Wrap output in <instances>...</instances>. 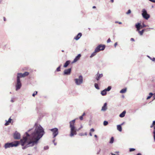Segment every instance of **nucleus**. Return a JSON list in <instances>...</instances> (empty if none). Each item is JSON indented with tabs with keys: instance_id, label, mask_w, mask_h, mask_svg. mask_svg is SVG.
I'll return each instance as SVG.
<instances>
[{
	"instance_id": "nucleus-1",
	"label": "nucleus",
	"mask_w": 155,
	"mask_h": 155,
	"mask_svg": "<svg viewBox=\"0 0 155 155\" xmlns=\"http://www.w3.org/2000/svg\"><path fill=\"white\" fill-rule=\"evenodd\" d=\"M31 129V130L28 132L30 136L28 137L29 142L27 145L30 144L31 147H33L38 144L39 140L42 137L45 132L44 128L40 125L36 126L34 131Z\"/></svg>"
},
{
	"instance_id": "nucleus-2",
	"label": "nucleus",
	"mask_w": 155,
	"mask_h": 155,
	"mask_svg": "<svg viewBox=\"0 0 155 155\" xmlns=\"http://www.w3.org/2000/svg\"><path fill=\"white\" fill-rule=\"evenodd\" d=\"M31 130V129H30L27 132H26L23 136L22 138L20 139L19 141H15L14 143H12L13 147H16L20 144L22 146V149L23 150H25L28 147H31L30 144L29 145H27V144L29 142L28 137L30 136L28 134V132H29Z\"/></svg>"
},
{
	"instance_id": "nucleus-3",
	"label": "nucleus",
	"mask_w": 155,
	"mask_h": 155,
	"mask_svg": "<svg viewBox=\"0 0 155 155\" xmlns=\"http://www.w3.org/2000/svg\"><path fill=\"white\" fill-rule=\"evenodd\" d=\"M75 120L76 119L73 120L69 122L70 127L71 128L70 136L71 137L77 134V130L74 126Z\"/></svg>"
},
{
	"instance_id": "nucleus-4",
	"label": "nucleus",
	"mask_w": 155,
	"mask_h": 155,
	"mask_svg": "<svg viewBox=\"0 0 155 155\" xmlns=\"http://www.w3.org/2000/svg\"><path fill=\"white\" fill-rule=\"evenodd\" d=\"M74 81L75 84L77 85H80L83 83V76L80 75L79 76L78 78L74 79Z\"/></svg>"
},
{
	"instance_id": "nucleus-5",
	"label": "nucleus",
	"mask_w": 155,
	"mask_h": 155,
	"mask_svg": "<svg viewBox=\"0 0 155 155\" xmlns=\"http://www.w3.org/2000/svg\"><path fill=\"white\" fill-rule=\"evenodd\" d=\"M142 15L144 19L147 20L150 18V15L147 13L146 10L143 9L142 11Z\"/></svg>"
},
{
	"instance_id": "nucleus-6",
	"label": "nucleus",
	"mask_w": 155,
	"mask_h": 155,
	"mask_svg": "<svg viewBox=\"0 0 155 155\" xmlns=\"http://www.w3.org/2000/svg\"><path fill=\"white\" fill-rule=\"evenodd\" d=\"M51 131L52 132L53 138L55 137L58 134V129L55 127L50 129Z\"/></svg>"
},
{
	"instance_id": "nucleus-7",
	"label": "nucleus",
	"mask_w": 155,
	"mask_h": 155,
	"mask_svg": "<svg viewBox=\"0 0 155 155\" xmlns=\"http://www.w3.org/2000/svg\"><path fill=\"white\" fill-rule=\"evenodd\" d=\"M105 45H104L100 44L95 49V50L98 52L100 51L104 50L105 48Z\"/></svg>"
},
{
	"instance_id": "nucleus-8",
	"label": "nucleus",
	"mask_w": 155,
	"mask_h": 155,
	"mask_svg": "<svg viewBox=\"0 0 155 155\" xmlns=\"http://www.w3.org/2000/svg\"><path fill=\"white\" fill-rule=\"evenodd\" d=\"M13 137L15 140H19L21 138V134L18 131H15L13 134Z\"/></svg>"
},
{
	"instance_id": "nucleus-9",
	"label": "nucleus",
	"mask_w": 155,
	"mask_h": 155,
	"mask_svg": "<svg viewBox=\"0 0 155 155\" xmlns=\"http://www.w3.org/2000/svg\"><path fill=\"white\" fill-rule=\"evenodd\" d=\"M71 68H69L68 69H65L64 71L63 75H69L71 74Z\"/></svg>"
},
{
	"instance_id": "nucleus-10",
	"label": "nucleus",
	"mask_w": 155,
	"mask_h": 155,
	"mask_svg": "<svg viewBox=\"0 0 155 155\" xmlns=\"http://www.w3.org/2000/svg\"><path fill=\"white\" fill-rule=\"evenodd\" d=\"M18 75L20 76V77L21 78H24L27 76H28L29 74V73L28 72H25L24 73H18Z\"/></svg>"
},
{
	"instance_id": "nucleus-11",
	"label": "nucleus",
	"mask_w": 155,
	"mask_h": 155,
	"mask_svg": "<svg viewBox=\"0 0 155 155\" xmlns=\"http://www.w3.org/2000/svg\"><path fill=\"white\" fill-rule=\"evenodd\" d=\"M4 147L5 149H7L11 147H13L12 142L5 143L4 145Z\"/></svg>"
},
{
	"instance_id": "nucleus-12",
	"label": "nucleus",
	"mask_w": 155,
	"mask_h": 155,
	"mask_svg": "<svg viewBox=\"0 0 155 155\" xmlns=\"http://www.w3.org/2000/svg\"><path fill=\"white\" fill-rule=\"evenodd\" d=\"M103 76V74H99L98 72L96 75V79L98 81Z\"/></svg>"
},
{
	"instance_id": "nucleus-13",
	"label": "nucleus",
	"mask_w": 155,
	"mask_h": 155,
	"mask_svg": "<svg viewBox=\"0 0 155 155\" xmlns=\"http://www.w3.org/2000/svg\"><path fill=\"white\" fill-rule=\"evenodd\" d=\"M22 85L21 83L17 82L16 85V91L20 89Z\"/></svg>"
},
{
	"instance_id": "nucleus-14",
	"label": "nucleus",
	"mask_w": 155,
	"mask_h": 155,
	"mask_svg": "<svg viewBox=\"0 0 155 155\" xmlns=\"http://www.w3.org/2000/svg\"><path fill=\"white\" fill-rule=\"evenodd\" d=\"M135 27L137 28V31H138L141 28H142L141 27V24L140 23H138L135 24Z\"/></svg>"
},
{
	"instance_id": "nucleus-15",
	"label": "nucleus",
	"mask_w": 155,
	"mask_h": 155,
	"mask_svg": "<svg viewBox=\"0 0 155 155\" xmlns=\"http://www.w3.org/2000/svg\"><path fill=\"white\" fill-rule=\"evenodd\" d=\"M81 56V55L80 54H78L77 56L74 59L73 61L72 62L73 63L76 62H77L79 59H80V57Z\"/></svg>"
},
{
	"instance_id": "nucleus-16",
	"label": "nucleus",
	"mask_w": 155,
	"mask_h": 155,
	"mask_svg": "<svg viewBox=\"0 0 155 155\" xmlns=\"http://www.w3.org/2000/svg\"><path fill=\"white\" fill-rule=\"evenodd\" d=\"M107 109V103H105L103 106H102V109H101V110L102 111H105Z\"/></svg>"
},
{
	"instance_id": "nucleus-17",
	"label": "nucleus",
	"mask_w": 155,
	"mask_h": 155,
	"mask_svg": "<svg viewBox=\"0 0 155 155\" xmlns=\"http://www.w3.org/2000/svg\"><path fill=\"white\" fill-rule=\"evenodd\" d=\"M82 36V33H78V35L74 38V39L76 40H78Z\"/></svg>"
},
{
	"instance_id": "nucleus-18",
	"label": "nucleus",
	"mask_w": 155,
	"mask_h": 155,
	"mask_svg": "<svg viewBox=\"0 0 155 155\" xmlns=\"http://www.w3.org/2000/svg\"><path fill=\"white\" fill-rule=\"evenodd\" d=\"M70 63V61L69 60L67 61H66L65 63H64V68H66L69 65Z\"/></svg>"
},
{
	"instance_id": "nucleus-19",
	"label": "nucleus",
	"mask_w": 155,
	"mask_h": 155,
	"mask_svg": "<svg viewBox=\"0 0 155 155\" xmlns=\"http://www.w3.org/2000/svg\"><path fill=\"white\" fill-rule=\"evenodd\" d=\"M126 113V111L124 110L123 111L122 113H121L119 117H124L125 115V114Z\"/></svg>"
},
{
	"instance_id": "nucleus-20",
	"label": "nucleus",
	"mask_w": 155,
	"mask_h": 155,
	"mask_svg": "<svg viewBox=\"0 0 155 155\" xmlns=\"http://www.w3.org/2000/svg\"><path fill=\"white\" fill-rule=\"evenodd\" d=\"M21 78L20 76L17 73V82L21 83L20 78Z\"/></svg>"
},
{
	"instance_id": "nucleus-21",
	"label": "nucleus",
	"mask_w": 155,
	"mask_h": 155,
	"mask_svg": "<svg viewBox=\"0 0 155 155\" xmlns=\"http://www.w3.org/2000/svg\"><path fill=\"white\" fill-rule=\"evenodd\" d=\"M117 130L120 132H121L122 130V128L121 125H118L117 126Z\"/></svg>"
},
{
	"instance_id": "nucleus-22",
	"label": "nucleus",
	"mask_w": 155,
	"mask_h": 155,
	"mask_svg": "<svg viewBox=\"0 0 155 155\" xmlns=\"http://www.w3.org/2000/svg\"><path fill=\"white\" fill-rule=\"evenodd\" d=\"M97 52H98L96 51V50H95V49L94 51L92 54H91V55L90 56V58H92L93 57L95 56L96 54V53Z\"/></svg>"
},
{
	"instance_id": "nucleus-23",
	"label": "nucleus",
	"mask_w": 155,
	"mask_h": 155,
	"mask_svg": "<svg viewBox=\"0 0 155 155\" xmlns=\"http://www.w3.org/2000/svg\"><path fill=\"white\" fill-rule=\"evenodd\" d=\"M101 94L102 96H105L107 94V91L104 89L101 91Z\"/></svg>"
},
{
	"instance_id": "nucleus-24",
	"label": "nucleus",
	"mask_w": 155,
	"mask_h": 155,
	"mask_svg": "<svg viewBox=\"0 0 155 155\" xmlns=\"http://www.w3.org/2000/svg\"><path fill=\"white\" fill-rule=\"evenodd\" d=\"M12 120V119H11V118H9L8 121H7L6 123H5V126H7L9 124V123L11 122V121Z\"/></svg>"
},
{
	"instance_id": "nucleus-25",
	"label": "nucleus",
	"mask_w": 155,
	"mask_h": 155,
	"mask_svg": "<svg viewBox=\"0 0 155 155\" xmlns=\"http://www.w3.org/2000/svg\"><path fill=\"white\" fill-rule=\"evenodd\" d=\"M127 88H125L121 90L120 91V93H124L126 92Z\"/></svg>"
},
{
	"instance_id": "nucleus-26",
	"label": "nucleus",
	"mask_w": 155,
	"mask_h": 155,
	"mask_svg": "<svg viewBox=\"0 0 155 155\" xmlns=\"http://www.w3.org/2000/svg\"><path fill=\"white\" fill-rule=\"evenodd\" d=\"M153 95V94L152 93H150L149 94V96H148L147 98V100L150 99L151 97Z\"/></svg>"
},
{
	"instance_id": "nucleus-27",
	"label": "nucleus",
	"mask_w": 155,
	"mask_h": 155,
	"mask_svg": "<svg viewBox=\"0 0 155 155\" xmlns=\"http://www.w3.org/2000/svg\"><path fill=\"white\" fill-rule=\"evenodd\" d=\"M145 30V29H142L141 31L139 30L138 31V32L139 33L140 35H143L144 32V31Z\"/></svg>"
},
{
	"instance_id": "nucleus-28",
	"label": "nucleus",
	"mask_w": 155,
	"mask_h": 155,
	"mask_svg": "<svg viewBox=\"0 0 155 155\" xmlns=\"http://www.w3.org/2000/svg\"><path fill=\"white\" fill-rule=\"evenodd\" d=\"M114 137H112L110 139V141L109 143L111 144L113 143H114Z\"/></svg>"
},
{
	"instance_id": "nucleus-29",
	"label": "nucleus",
	"mask_w": 155,
	"mask_h": 155,
	"mask_svg": "<svg viewBox=\"0 0 155 155\" xmlns=\"http://www.w3.org/2000/svg\"><path fill=\"white\" fill-rule=\"evenodd\" d=\"M111 89V86H109L107 88H105V89L106 90V91H110V90Z\"/></svg>"
},
{
	"instance_id": "nucleus-30",
	"label": "nucleus",
	"mask_w": 155,
	"mask_h": 155,
	"mask_svg": "<svg viewBox=\"0 0 155 155\" xmlns=\"http://www.w3.org/2000/svg\"><path fill=\"white\" fill-rule=\"evenodd\" d=\"M94 87H95L97 89L99 90L100 89V88L98 86V85L97 83L94 84Z\"/></svg>"
},
{
	"instance_id": "nucleus-31",
	"label": "nucleus",
	"mask_w": 155,
	"mask_h": 155,
	"mask_svg": "<svg viewBox=\"0 0 155 155\" xmlns=\"http://www.w3.org/2000/svg\"><path fill=\"white\" fill-rule=\"evenodd\" d=\"M147 57L148 58H149L151 60H152V61L155 62V58L153 57L152 58L151 57H150V56H147Z\"/></svg>"
},
{
	"instance_id": "nucleus-32",
	"label": "nucleus",
	"mask_w": 155,
	"mask_h": 155,
	"mask_svg": "<svg viewBox=\"0 0 155 155\" xmlns=\"http://www.w3.org/2000/svg\"><path fill=\"white\" fill-rule=\"evenodd\" d=\"M61 64L56 69V71L58 72L60 71H61Z\"/></svg>"
},
{
	"instance_id": "nucleus-33",
	"label": "nucleus",
	"mask_w": 155,
	"mask_h": 155,
	"mask_svg": "<svg viewBox=\"0 0 155 155\" xmlns=\"http://www.w3.org/2000/svg\"><path fill=\"white\" fill-rule=\"evenodd\" d=\"M108 124V122L107 121H104L103 123V125L105 126H107Z\"/></svg>"
},
{
	"instance_id": "nucleus-34",
	"label": "nucleus",
	"mask_w": 155,
	"mask_h": 155,
	"mask_svg": "<svg viewBox=\"0 0 155 155\" xmlns=\"http://www.w3.org/2000/svg\"><path fill=\"white\" fill-rule=\"evenodd\" d=\"M135 150V149L134 148H130V149L129 151L130 152H132L134 151Z\"/></svg>"
},
{
	"instance_id": "nucleus-35",
	"label": "nucleus",
	"mask_w": 155,
	"mask_h": 155,
	"mask_svg": "<svg viewBox=\"0 0 155 155\" xmlns=\"http://www.w3.org/2000/svg\"><path fill=\"white\" fill-rule=\"evenodd\" d=\"M131 12V11L130 9H129L128 10L127 12H126V14L127 15H128Z\"/></svg>"
},
{
	"instance_id": "nucleus-36",
	"label": "nucleus",
	"mask_w": 155,
	"mask_h": 155,
	"mask_svg": "<svg viewBox=\"0 0 155 155\" xmlns=\"http://www.w3.org/2000/svg\"><path fill=\"white\" fill-rule=\"evenodd\" d=\"M44 150H48L49 148V147L48 146H45L44 147Z\"/></svg>"
},
{
	"instance_id": "nucleus-37",
	"label": "nucleus",
	"mask_w": 155,
	"mask_h": 155,
	"mask_svg": "<svg viewBox=\"0 0 155 155\" xmlns=\"http://www.w3.org/2000/svg\"><path fill=\"white\" fill-rule=\"evenodd\" d=\"M147 26L145 25L144 23H143L141 25V27L142 28H143L144 27H146Z\"/></svg>"
},
{
	"instance_id": "nucleus-38",
	"label": "nucleus",
	"mask_w": 155,
	"mask_h": 155,
	"mask_svg": "<svg viewBox=\"0 0 155 155\" xmlns=\"http://www.w3.org/2000/svg\"><path fill=\"white\" fill-rule=\"evenodd\" d=\"M37 94V91H35L34 93H33V94H32V96L33 97H35V96Z\"/></svg>"
},
{
	"instance_id": "nucleus-39",
	"label": "nucleus",
	"mask_w": 155,
	"mask_h": 155,
	"mask_svg": "<svg viewBox=\"0 0 155 155\" xmlns=\"http://www.w3.org/2000/svg\"><path fill=\"white\" fill-rule=\"evenodd\" d=\"M153 137L154 140L155 141V131H153Z\"/></svg>"
},
{
	"instance_id": "nucleus-40",
	"label": "nucleus",
	"mask_w": 155,
	"mask_h": 155,
	"mask_svg": "<svg viewBox=\"0 0 155 155\" xmlns=\"http://www.w3.org/2000/svg\"><path fill=\"white\" fill-rule=\"evenodd\" d=\"M153 124H154V125L153 127V129H154L153 131H155V120L153 121Z\"/></svg>"
},
{
	"instance_id": "nucleus-41",
	"label": "nucleus",
	"mask_w": 155,
	"mask_h": 155,
	"mask_svg": "<svg viewBox=\"0 0 155 155\" xmlns=\"http://www.w3.org/2000/svg\"><path fill=\"white\" fill-rule=\"evenodd\" d=\"M115 23H118L119 24H122V23L121 22H119L118 21H115Z\"/></svg>"
},
{
	"instance_id": "nucleus-42",
	"label": "nucleus",
	"mask_w": 155,
	"mask_h": 155,
	"mask_svg": "<svg viewBox=\"0 0 155 155\" xmlns=\"http://www.w3.org/2000/svg\"><path fill=\"white\" fill-rule=\"evenodd\" d=\"M79 119L81 120H82L83 119V117L82 116L79 117Z\"/></svg>"
},
{
	"instance_id": "nucleus-43",
	"label": "nucleus",
	"mask_w": 155,
	"mask_h": 155,
	"mask_svg": "<svg viewBox=\"0 0 155 155\" xmlns=\"http://www.w3.org/2000/svg\"><path fill=\"white\" fill-rule=\"evenodd\" d=\"M110 41H111V40H110V38H109L107 41V43H109V42H110Z\"/></svg>"
},
{
	"instance_id": "nucleus-44",
	"label": "nucleus",
	"mask_w": 155,
	"mask_h": 155,
	"mask_svg": "<svg viewBox=\"0 0 155 155\" xmlns=\"http://www.w3.org/2000/svg\"><path fill=\"white\" fill-rule=\"evenodd\" d=\"M90 131L91 132H94V128H92L90 129Z\"/></svg>"
},
{
	"instance_id": "nucleus-45",
	"label": "nucleus",
	"mask_w": 155,
	"mask_h": 155,
	"mask_svg": "<svg viewBox=\"0 0 155 155\" xmlns=\"http://www.w3.org/2000/svg\"><path fill=\"white\" fill-rule=\"evenodd\" d=\"M154 124H153V123H152V125L150 126V127L151 128H152V127H154Z\"/></svg>"
},
{
	"instance_id": "nucleus-46",
	"label": "nucleus",
	"mask_w": 155,
	"mask_h": 155,
	"mask_svg": "<svg viewBox=\"0 0 155 155\" xmlns=\"http://www.w3.org/2000/svg\"><path fill=\"white\" fill-rule=\"evenodd\" d=\"M130 40L132 41H134V38H131L130 39Z\"/></svg>"
},
{
	"instance_id": "nucleus-47",
	"label": "nucleus",
	"mask_w": 155,
	"mask_h": 155,
	"mask_svg": "<svg viewBox=\"0 0 155 155\" xmlns=\"http://www.w3.org/2000/svg\"><path fill=\"white\" fill-rule=\"evenodd\" d=\"M117 45V42L115 43L114 44V47H116V46Z\"/></svg>"
},
{
	"instance_id": "nucleus-48",
	"label": "nucleus",
	"mask_w": 155,
	"mask_h": 155,
	"mask_svg": "<svg viewBox=\"0 0 155 155\" xmlns=\"http://www.w3.org/2000/svg\"><path fill=\"white\" fill-rule=\"evenodd\" d=\"M101 150V149H100L99 151L97 153V154H98L100 153Z\"/></svg>"
},
{
	"instance_id": "nucleus-49",
	"label": "nucleus",
	"mask_w": 155,
	"mask_h": 155,
	"mask_svg": "<svg viewBox=\"0 0 155 155\" xmlns=\"http://www.w3.org/2000/svg\"><path fill=\"white\" fill-rule=\"evenodd\" d=\"M11 101L12 102V103H13V102H14V100L13 99V98H12V99H11Z\"/></svg>"
},
{
	"instance_id": "nucleus-50",
	"label": "nucleus",
	"mask_w": 155,
	"mask_h": 155,
	"mask_svg": "<svg viewBox=\"0 0 155 155\" xmlns=\"http://www.w3.org/2000/svg\"><path fill=\"white\" fill-rule=\"evenodd\" d=\"M136 155H142L140 153H138Z\"/></svg>"
},
{
	"instance_id": "nucleus-51",
	"label": "nucleus",
	"mask_w": 155,
	"mask_h": 155,
	"mask_svg": "<svg viewBox=\"0 0 155 155\" xmlns=\"http://www.w3.org/2000/svg\"><path fill=\"white\" fill-rule=\"evenodd\" d=\"M85 113L84 112L83 114L81 116L83 117V116L85 115Z\"/></svg>"
},
{
	"instance_id": "nucleus-52",
	"label": "nucleus",
	"mask_w": 155,
	"mask_h": 155,
	"mask_svg": "<svg viewBox=\"0 0 155 155\" xmlns=\"http://www.w3.org/2000/svg\"><path fill=\"white\" fill-rule=\"evenodd\" d=\"M124 123H125L124 122H123V123H122V124H120V125H121V126H122V125H123L124 124Z\"/></svg>"
},
{
	"instance_id": "nucleus-53",
	"label": "nucleus",
	"mask_w": 155,
	"mask_h": 155,
	"mask_svg": "<svg viewBox=\"0 0 155 155\" xmlns=\"http://www.w3.org/2000/svg\"><path fill=\"white\" fill-rule=\"evenodd\" d=\"M37 148V147H36V146H35L34 147V149L35 150H36Z\"/></svg>"
},
{
	"instance_id": "nucleus-54",
	"label": "nucleus",
	"mask_w": 155,
	"mask_h": 155,
	"mask_svg": "<svg viewBox=\"0 0 155 155\" xmlns=\"http://www.w3.org/2000/svg\"><path fill=\"white\" fill-rule=\"evenodd\" d=\"M89 135H90V136H92V134H91V132H90V133H89Z\"/></svg>"
},
{
	"instance_id": "nucleus-55",
	"label": "nucleus",
	"mask_w": 155,
	"mask_h": 155,
	"mask_svg": "<svg viewBox=\"0 0 155 155\" xmlns=\"http://www.w3.org/2000/svg\"><path fill=\"white\" fill-rule=\"evenodd\" d=\"M54 145H57V143L54 142L53 143Z\"/></svg>"
},
{
	"instance_id": "nucleus-56",
	"label": "nucleus",
	"mask_w": 155,
	"mask_h": 155,
	"mask_svg": "<svg viewBox=\"0 0 155 155\" xmlns=\"http://www.w3.org/2000/svg\"><path fill=\"white\" fill-rule=\"evenodd\" d=\"M110 2H111L113 3L114 2V0H110Z\"/></svg>"
},
{
	"instance_id": "nucleus-57",
	"label": "nucleus",
	"mask_w": 155,
	"mask_h": 155,
	"mask_svg": "<svg viewBox=\"0 0 155 155\" xmlns=\"http://www.w3.org/2000/svg\"><path fill=\"white\" fill-rule=\"evenodd\" d=\"M92 8H96V6H93V7Z\"/></svg>"
},
{
	"instance_id": "nucleus-58",
	"label": "nucleus",
	"mask_w": 155,
	"mask_h": 155,
	"mask_svg": "<svg viewBox=\"0 0 155 155\" xmlns=\"http://www.w3.org/2000/svg\"><path fill=\"white\" fill-rule=\"evenodd\" d=\"M82 126H81V127L80 128H79L78 129V130H80V129H81V128H82Z\"/></svg>"
},
{
	"instance_id": "nucleus-59",
	"label": "nucleus",
	"mask_w": 155,
	"mask_h": 155,
	"mask_svg": "<svg viewBox=\"0 0 155 155\" xmlns=\"http://www.w3.org/2000/svg\"><path fill=\"white\" fill-rule=\"evenodd\" d=\"M55 139H54L53 141H52V142H53V143H54V141H55Z\"/></svg>"
},
{
	"instance_id": "nucleus-60",
	"label": "nucleus",
	"mask_w": 155,
	"mask_h": 155,
	"mask_svg": "<svg viewBox=\"0 0 155 155\" xmlns=\"http://www.w3.org/2000/svg\"><path fill=\"white\" fill-rule=\"evenodd\" d=\"M94 137H97V136L96 135H94Z\"/></svg>"
},
{
	"instance_id": "nucleus-61",
	"label": "nucleus",
	"mask_w": 155,
	"mask_h": 155,
	"mask_svg": "<svg viewBox=\"0 0 155 155\" xmlns=\"http://www.w3.org/2000/svg\"><path fill=\"white\" fill-rule=\"evenodd\" d=\"M4 21H5L6 20V18L5 17H4Z\"/></svg>"
},
{
	"instance_id": "nucleus-62",
	"label": "nucleus",
	"mask_w": 155,
	"mask_h": 155,
	"mask_svg": "<svg viewBox=\"0 0 155 155\" xmlns=\"http://www.w3.org/2000/svg\"><path fill=\"white\" fill-rule=\"evenodd\" d=\"M153 97V100H155V96H154Z\"/></svg>"
},
{
	"instance_id": "nucleus-63",
	"label": "nucleus",
	"mask_w": 155,
	"mask_h": 155,
	"mask_svg": "<svg viewBox=\"0 0 155 155\" xmlns=\"http://www.w3.org/2000/svg\"><path fill=\"white\" fill-rule=\"evenodd\" d=\"M149 29H153V28H149Z\"/></svg>"
},
{
	"instance_id": "nucleus-64",
	"label": "nucleus",
	"mask_w": 155,
	"mask_h": 155,
	"mask_svg": "<svg viewBox=\"0 0 155 155\" xmlns=\"http://www.w3.org/2000/svg\"><path fill=\"white\" fill-rule=\"evenodd\" d=\"M61 51L62 52H64V50H62Z\"/></svg>"
}]
</instances>
